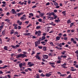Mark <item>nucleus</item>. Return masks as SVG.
Instances as JSON below:
<instances>
[{
    "label": "nucleus",
    "instance_id": "obj_54",
    "mask_svg": "<svg viewBox=\"0 0 78 78\" xmlns=\"http://www.w3.org/2000/svg\"><path fill=\"white\" fill-rule=\"evenodd\" d=\"M38 33V31H37L35 32V35H37V34Z\"/></svg>",
    "mask_w": 78,
    "mask_h": 78
},
{
    "label": "nucleus",
    "instance_id": "obj_22",
    "mask_svg": "<svg viewBox=\"0 0 78 78\" xmlns=\"http://www.w3.org/2000/svg\"><path fill=\"white\" fill-rule=\"evenodd\" d=\"M51 15H52L53 16H56V15L53 12L51 13Z\"/></svg>",
    "mask_w": 78,
    "mask_h": 78
},
{
    "label": "nucleus",
    "instance_id": "obj_47",
    "mask_svg": "<svg viewBox=\"0 0 78 78\" xmlns=\"http://www.w3.org/2000/svg\"><path fill=\"white\" fill-rule=\"evenodd\" d=\"M25 23H27V24H28V23H29V21H26L25 22Z\"/></svg>",
    "mask_w": 78,
    "mask_h": 78
},
{
    "label": "nucleus",
    "instance_id": "obj_21",
    "mask_svg": "<svg viewBox=\"0 0 78 78\" xmlns=\"http://www.w3.org/2000/svg\"><path fill=\"white\" fill-rule=\"evenodd\" d=\"M21 56H22V54H20L17 56V58H20V57H21Z\"/></svg>",
    "mask_w": 78,
    "mask_h": 78
},
{
    "label": "nucleus",
    "instance_id": "obj_48",
    "mask_svg": "<svg viewBox=\"0 0 78 78\" xmlns=\"http://www.w3.org/2000/svg\"><path fill=\"white\" fill-rule=\"evenodd\" d=\"M16 47V48H17V47H20V45H18V44H17L16 45V46H15Z\"/></svg>",
    "mask_w": 78,
    "mask_h": 78
},
{
    "label": "nucleus",
    "instance_id": "obj_46",
    "mask_svg": "<svg viewBox=\"0 0 78 78\" xmlns=\"http://www.w3.org/2000/svg\"><path fill=\"white\" fill-rule=\"evenodd\" d=\"M66 63H64L63 65H62V66H66Z\"/></svg>",
    "mask_w": 78,
    "mask_h": 78
},
{
    "label": "nucleus",
    "instance_id": "obj_2",
    "mask_svg": "<svg viewBox=\"0 0 78 78\" xmlns=\"http://www.w3.org/2000/svg\"><path fill=\"white\" fill-rule=\"evenodd\" d=\"M43 57L44 59H48V56L47 55H44L43 56Z\"/></svg>",
    "mask_w": 78,
    "mask_h": 78
},
{
    "label": "nucleus",
    "instance_id": "obj_27",
    "mask_svg": "<svg viewBox=\"0 0 78 78\" xmlns=\"http://www.w3.org/2000/svg\"><path fill=\"white\" fill-rule=\"evenodd\" d=\"M61 61H60V60H58L57 62V63L58 64H60V63H61Z\"/></svg>",
    "mask_w": 78,
    "mask_h": 78
},
{
    "label": "nucleus",
    "instance_id": "obj_62",
    "mask_svg": "<svg viewBox=\"0 0 78 78\" xmlns=\"http://www.w3.org/2000/svg\"><path fill=\"white\" fill-rule=\"evenodd\" d=\"M21 28V27H20V26H18V30H20Z\"/></svg>",
    "mask_w": 78,
    "mask_h": 78
},
{
    "label": "nucleus",
    "instance_id": "obj_18",
    "mask_svg": "<svg viewBox=\"0 0 78 78\" xmlns=\"http://www.w3.org/2000/svg\"><path fill=\"white\" fill-rule=\"evenodd\" d=\"M41 27L40 26H37L36 27V29H37V30H39V28H41Z\"/></svg>",
    "mask_w": 78,
    "mask_h": 78
},
{
    "label": "nucleus",
    "instance_id": "obj_28",
    "mask_svg": "<svg viewBox=\"0 0 78 78\" xmlns=\"http://www.w3.org/2000/svg\"><path fill=\"white\" fill-rule=\"evenodd\" d=\"M40 76H42L43 77H44V76H45V75H44L43 73H42L41 74Z\"/></svg>",
    "mask_w": 78,
    "mask_h": 78
},
{
    "label": "nucleus",
    "instance_id": "obj_37",
    "mask_svg": "<svg viewBox=\"0 0 78 78\" xmlns=\"http://www.w3.org/2000/svg\"><path fill=\"white\" fill-rule=\"evenodd\" d=\"M18 51H19V53L21 52V49H18Z\"/></svg>",
    "mask_w": 78,
    "mask_h": 78
},
{
    "label": "nucleus",
    "instance_id": "obj_33",
    "mask_svg": "<svg viewBox=\"0 0 78 78\" xmlns=\"http://www.w3.org/2000/svg\"><path fill=\"white\" fill-rule=\"evenodd\" d=\"M73 23H71L70 25V27L71 28L72 27V26H73Z\"/></svg>",
    "mask_w": 78,
    "mask_h": 78
},
{
    "label": "nucleus",
    "instance_id": "obj_13",
    "mask_svg": "<svg viewBox=\"0 0 78 78\" xmlns=\"http://www.w3.org/2000/svg\"><path fill=\"white\" fill-rule=\"evenodd\" d=\"M46 48H47V47H45V46H44V47H43V50L44 51H45V50H46Z\"/></svg>",
    "mask_w": 78,
    "mask_h": 78
},
{
    "label": "nucleus",
    "instance_id": "obj_14",
    "mask_svg": "<svg viewBox=\"0 0 78 78\" xmlns=\"http://www.w3.org/2000/svg\"><path fill=\"white\" fill-rule=\"evenodd\" d=\"M41 43L43 45H45V44H46V43L44 41H42L41 42Z\"/></svg>",
    "mask_w": 78,
    "mask_h": 78
},
{
    "label": "nucleus",
    "instance_id": "obj_44",
    "mask_svg": "<svg viewBox=\"0 0 78 78\" xmlns=\"http://www.w3.org/2000/svg\"><path fill=\"white\" fill-rule=\"evenodd\" d=\"M67 78H72L71 77V75H69Z\"/></svg>",
    "mask_w": 78,
    "mask_h": 78
},
{
    "label": "nucleus",
    "instance_id": "obj_53",
    "mask_svg": "<svg viewBox=\"0 0 78 78\" xmlns=\"http://www.w3.org/2000/svg\"><path fill=\"white\" fill-rule=\"evenodd\" d=\"M23 54H24V55H26L27 53V52L26 51L23 52Z\"/></svg>",
    "mask_w": 78,
    "mask_h": 78
},
{
    "label": "nucleus",
    "instance_id": "obj_64",
    "mask_svg": "<svg viewBox=\"0 0 78 78\" xmlns=\"http://www.w3.org/2000/svg\"><path fill=\"white\" fill-rule=\"evenodd\" d=\"M50 20H53V17H51Z\"/></svg>",
    "mask_w": 78,
    "mask_h": 78
},
{
    "label": "nucleus",
    "instance_id": "obj_3",
    "mask_svg": "<svg viewBox=\"0 0 78 78\" xmlns=\"http://www.w3.org/2000/svg\"><path fill=\"white\" fill-rule=\"evenodd\" d=\"M28 65H29V67H31V66H34V64L32 63L31 64V62H28Z\"/></svg>",
    "mask_w": 78,
    "mask_h": 78
},
{
    "label": "nucleus",
    "instance_id": "obj_5",
    "mask_svg": "<svg viewBox=\"0 0 78 78\" xmlns=\"http://www.w3.org/2000/svg\"><path fill=\"white\" fill-rule=\"evenodd\" d=\"M7 67H8V66L5 65L3 67H0V69H5V68H6Z\"/></svg>",
    "mask_w": 78,
    "mask_h": 78
},
{
    "label": "nucleus",
    "instance_id": "obj_23",
    "mask_svg": "<svg viewBox=\"0 0 78 78\" xmlns=\"http://www.w3.org/2000/svg\"><path fill=\"white\" fill-rule=\"evenodd\" d=\"M29 16H30L31 17H33V14L32 13H30L29 14Z\"/></svg>",
    "mask_w": 78,
    "mask_h": 78
},
{
    "label": "nucleus",
    "instance_id": "obj_12",
    "mask_svg": "<svg viewBox=\"0 0 78 78\" xmlns=\"http://www.w3.org/2000/svg\"><path fill=\"white\" fill-rule=\"evenodd\" d=\"M37 36H41V31L39 30L38 31V34Z\"/></svg>",
    "mask_w": 78,
    "mask_h": 78
},
{
    "label": "nucleus",
    "instance_id": "obj_10",
    "mask_svg": "<svg viewBox=\"0 0 78 78\" xmlns=\"http://www.w3.org/2000/svg\"><path fill=\"white\" fill-rule=\"evenodd\" d=\"M21 57L22 58H25V57H27V56L25 54H21Z\"/></svg>",
    "mask_w": 78,
    "mask_h": 78
},
{
    "label": "nucleus",
    "instance_id": "obj_41",
    "mask_svg": "<svg viewBox=\"0 0 78 78\" xmlns=\"http://www.w3.org/2000/svg\"><path fill=\"white\" fill-rule=\"evenodd\" d=\"M38 20L40 22H42V19H39Z\"/></svg>",
    "mask_w": 78,
    "mask_h": 78
},
{
    "label": "nucleus",
    "instance_id": "obj_52",
    "mask_svg": "<svg viewBox=\"0 0 78 78\" xmlns=\"http://www.w3.org/2000/svg\"><path fill=\"white\" fill-rule=\"evenodd\" d=\"M38 48L40 49H42V46H38Z\"/></svg>",
    "mask_w": 78,
    "mask_h": 78
},
{
    "label": "nucleus",
    "instance_id": "obj_51",
    "mask_svg": "<svg viewBox=\"0 0 78 78\" xmlns=\"http://www.w3.org/2000/svg\"><path fill=\"white\" fill-rule=\"evenodd\" d=\"M2 3H3V4H5V5H6V4H5L6 3V2L4 1H3L2 2Z\"/></svg>",
    "mask_w": 78,
    "mask_h": 78
},
{
    "label": "nucleus",
    "instance_id": "obj_26",
    "mask_svg": "<svg viewBox=\"0 0 78 78\" xmlns=\"http://www.w3.org/2000/svg\"><path fill=\"white\" fill-rule=\"evenodd\" d=\"M54 4L55 6H58V4L56 2H55Z\"/></svg>",
    "mask_w": 78,
    "mask_h": 78
},
{
    "label": "nucleus",
    "instance_id": "obj_17",
    "mask_svg": "<svg viewBox=\"0 0 78 78\" xmlns=\"http://www.w3.org/2000/svg\"><path fill=\"white\" fill-rule=\"evenodd\" d=\"M2 35H5V30H3L2 32Z\"/></svg>",
    "mask_w": 78,
    "mask_h": 78
},
{
    "label": "nucleus",
    "instance_id": "obj_19",
    "mask_svg": "<svg viewBox=\"0 0 78 78\" xmlns=\"http://www.w3.org/2000/svg\"><path fill=\"white\" fill-rule=\"evenodd\" d=\"M8 47L6 46H5L4 47V50H8V49L7 48Z\"/></svg>",
    "mask_w": 78,
    "mask_h": 78
},
{
    "label": "nucleus",
    "instance_id": "obj_61",
    "mask_svg": "<svg viewBox=\"0 0 78 78\" xmlns=\"http://www.w3.org/2000/svg\"><path fill=\"white\" fill-rule=\"evenodd\" d=\"M50 5V3H49V2H48L46 4V5Z\"/></svg>",
    "mask_w": 78,
    "mask_h": 78
},
{
    "label": "nucleus",
    "instance_id": "obj_58",
    "mask_svg": "<svg viewBox=\"0 0 78 78\" xmlns=\"http://www.w3.org/2000/svg\"><path fill=\"white\" fill-rule=\"evenodd\" d=\"M46 31L47 32H48V31H49V29H46Z\"/></svg>",
    "mask_w": 78,
    "mask_h": 78
},
{
    "label": "nucleus",
    "instance_id": "obj_59",
    "mask_svg": "<svg viewBox=\"0 0 78 78\" xmlns=\"http://www.w3.org/2000/svg\"><path fill=\"white\" fill-rule=\"evenodd\" d=\"M7 73H11V71H7L6 72Z\"/></svg>",
    "mask_w": 78,
    "mask_h": 78
},
{
    "label": "nucleus",
    "instance_id": "obj_11",
    "mask_svg": "<svg viewBox=\"0 0 78 78\" xmlns=\"http://www.w3.org/2000/svg\"><path fill=\"white\" fill-rule=\"evenodd\" d=\"M44 14H45L44 13H41L40 14L39 16L40 17H43V16H44Z\"/></svg>",
    "mask_w": 78,
    "mask_h": 78
},
{
    "label": "nucleus",
    "instance_id": "obj_34",
    "mask_svg": "<svg viewBox=\"0 0 78 78\" xmlns=\"http://www.w3.org/2000/svg\"><path fill=\"white\" fill-rule=\"evenodd\" d=\"M27 1H24V3H24V5H27Z\"/></svg>",
    "mask_w": 78,
    "mask_h": 78
},
{
    "label": "nucleus",
    "instance_id": "obj_31",
    "mask_svg": "<svg viewBox=\"0 0 78 78\" xmlns=\"http://www.w3.org/2000/svg\"><path fill=\"white\" fill-rule=\"evenodd\" d=\"M58 60H62V59H61V58L60 57V56H58Z\"/></svg>",
    "mask_w": 78,
    "mask_h": 78
},
{
    "label": "nucleus",
    "instance_id": "obj_6",
    "mask_svg": "<svg viewBox=\"0 0 78 78\" xmlns=\"http://www.w3.org/2000/svg\"><path fill=\"white\" fill-rule=\"evenodd\" d=\"M51 75V74L47 73L46 74V76H48V77H49Z\"/></svg>",
    "mask_w": 78,
    "mask_h": 78
},
{
    "label": "nucleus",
    "instance_id": "obj_56",
    "mask_svg": "<svg viewBox=\"0 0 78 78\" xmlns=\"http://www.w3.org/2000/svg\"><path fill=\"white\" fill-rule=\"evenodd\" d=\"M75 53L76 54H78V50L75 52Z\"/></svg>",
    "mask_w": 78,
    "mask_h": 78
},
{
    "label": "nucleus",
    "instance_id": "obj_63",
    "mask_svg": "<svg viewBox=\"0 0 78 78\" xmlns=\"http://www.w3.org/2000/svg\"><path fill=\"white\" fill-rule=\"evenodd\" d=\"M40 78L39 77V75H37V76H36V78Z\"/></svg>",
    "mask_w": 78,
    "mask_h": 78
},
{
    "label": "nucleus",
    "instance_id": "obj_60",
    "mask_svg": "<svg viewBox=\"0 0 78 78\" xmlns=\"http://www.w3.org/2000/svg\"><path fill=\"white\" fill-rule=\"evenodd\" d=\"M60 6H56L55 7V8H59Z\"/></svg>",
    "mask_w": 78,
    "mask_h": 78
},
{
    "label": "nucleus",
    "instance_id": "obj_4",
    "mask_svg": "<svg viewBox=\"0 0 78 78\" xmlns=\"http://www.w3.org/2000/svg\"><path fill=\"white\" fill-rule=\"evenodd\" d=\"M35 57H36L37 59H39V60H41V59L40 57H39V55H36L35 56Z\"/></svg>",
    "mask_w": 78,
    "mask_h": 78
},
{
    "label": "nucleus",
    "instance_id": "obj_43",
    "mask_svg": "<svg viewBox=\"0 0 78 78\" xmlns=\"http://www.w3.org/2000/svg\"><path fill=\"white\" fill-rule=\"evenodd\" d=\"M21 73H23V74H26V73L25 72H21Z\"/></svg>",
    "mask_w": 78,
    "mask_h": 78
},
{
    "label": "nucleus",
    "instance_id": "obj_55",
    "mask_svg": "<svg viewBox=\"0 0 78 78\" xmlns=\"http://www.w3.org/2000/svg\"><path fill=\"white\" fill-rule=\"evenodd\" d=\"M38 72H39V73H41V72H42V70H39Z\"/></svg>",
    "mask_w": 78,
    "mask_h": 78
},
{
    "label": "nucleus",
    "instance_id": "obj_42",
    "mask_svg": "<svg viewBox=\"0 0 78 78\" xmlns=\"http://www.w3.org/2000/svg\"><path fill=\"white\" fill-rule=\"evenodd\" d=\"M0 28L1 29H3V25H2L0 26Z\"/></svg>",
    "mask_w": 78,
    "mask_h": 78
},
{
    "label": "nucleus",
    "instance_id": "obj_38",
    "mask_svg": "<svg viewBox=\"0 0 78 78\" xmlns=\"http://www.w3.org/2000/svg\"><path fill=\"white\" fill-rule=\"evenodd\" d=\"M37 6V5H34L33 6H32V8H33V9L34 8H36Z\"/></svg>",
    "mask_w": 78,
    "mask_h": 78
},
{
    "label": "nucleus",
    "instance_id": "obj_32",
    "mask_svg": "<svg viewBox=\"0 0 78 78\" xmlns=\"http://www.w3.org/2000/svg\"><path fill=\"white\" fill-rule=\"evenodd\" d=\"M34 54H35V52L34 51H32L31 55H34Z\"/></svg>",
    "mask_w": 78,
    "mask_h": 78
},
{
    "label": "nucleus",
    "instance_id": "obj_7",
    "mask_svg": "<svg viewBox=\"0 0 78 78\" xmlns=\"http://www.w3.org/2000/svg\"><path fill=\"white\" fill-rule=\"evenodd\" d=\"M57 73H58V74H60V76H65V75H66V74H61V73H60V72H58Z\"/></svg>",
    "mask_w": 78,
    "mask_h": 78
},
{
    "label": "nucleus",
    "instance_id": "obj_39",
    "mask_svg": "<svg viewBox=\"0 0 78 78\" xmlns=\"http://www.w3.org/2000/svg\"><path fill=\"white\" fill-rule=\"evenodd\" d=\"M27 70H28L29 71H32V70L30 68H27Z\"/></svg>",
    "mask_w": 78,
    "mask_h": 78
},
{
    "label": "nucleus",
    "instance_id": "obj_36",
    "mask_svg": "<svg viewBox=\"0 0 78 78\" xmlns=\"http://www.w3.org/2000/svg\"><path fill=\"white\" fill-rule=\"evenodd\" d=\"M61 43H60L59 44V45L58 46H59L60 47H62V45H61Z\"/></svg>",
    "mask_w": 78,
    "mask_h": 78
},
{
    "label": "nucleus",
    "instance_id": "obj_15",
    "mask_svg": "<svg viewBox=\"0 0 78 78\" xmlns=\"http://www.w3.org/2000/svg\"><path fill=\"white\" fill-rule=\"evenodd\" d=\"M22 14H23V13H18L17 14V15L18 16H21Z\"/></svg>",
    "mask_w": 78,
    "mask_h": 78
},
{
    "label": "nucleus",
    "instance_id": "obj_45",
    "mask_svg": "<svg viewBox=\"0 0 78 78\" xmlns=\"http://www.w3.org/2000/svg\"><path fill=\"white\" fill-rule=\"evenodd\" d=\"M20 19H21V20H23V19H24V18L23 17H21Z\"/></svg>",
    "mask_w": 78,
    "mask_h": 78
},
{
    "label": "nucleus",
    "instance_id": "obj_8",
    "mask_svg": "<svg viewBox=\"0 0 78 78\" xmlns=\"http://www.w3.org/2000/svg\"><path fill=\"white\" fill-rule=\"evenodd\" d=\"M60 39V37H57L56 38L55 41H59Z\"/></svg>",
    "mask_w": 78,
    "mask_h": 78
},
{
    "label": "nucleus",
    "instance_id": "obj_40",
    "mask_svg": "<svg viewBox=\"0 0 78 78\" xmlns=\"http://www.w3.org/2000/svg\"><path fill=\"white\" fill-rule=\"evenodd\" d=\"M0 44H2V39L1 38H0Z\"/></svg>",
    "mask_w": 78,
    "mask_h": 78
},
{
    "label": "nucleus",
    "instance_id": "obj_25",
    "mask_svg": "<svg viewBox=\"0 0 78 78\" xmlns=\"http://www.w3.org/2000/svg\"><path fill=\"white\" fill-rule=\"evenodd\" d=\"M42 40L44 41L45 39V37L43 36L42 37Z\"/></svg>",
    "mask_w": 78,
    "mask_h": 78
},
{
    "label": "nucleus",
    "instance_id": "obj_16",
    "mask_svg": "<svg viewBox=\"0 0 78 78\" xmlns=\"http://www.w3.org/2000/svg\"><path fill=\"white\" fill-rule=\"evenodd\" d=\"M55 22H56L57 23H58L59 22H60V20H55Z\"/></svg>",
    "mask_w": 78,
    "mask_h": 78
},
{
    "label": "nucleus",
    "instance_id": "obj_1",
    "mask_svg": "<svg viewBox=\"0 0 78 78\" xmlns=\"http://www.w3.org/2000/svg\"><path fill=\"white\" fill-rule=\"evenodd\" d=\"M35 47H37L38 45H39L40 44V41H36L35 42Z\"/></svg>",
    "mask_w": 78,
    "mask_h": 78
},
{
    "label": "nucleus",
    "instance_id": "obj_57",
    "mask_svg": "<svg viewBox=\"0 0 78 78\" xmlns=\"http://www.w3.org/2000/svg\"><path fill=\"white\" fill-rule=\"evenodd\" d=\"M3 73L2 72V71H0V74H3Z\"/></svg>",
    "mask_w": 78,
    "mask_h": 78
},
{
    "label": "nucleus",
    "instance_id": "obj_29",
    "mask_svg": "<svg viewBox=\"0 0 78 78\" xmlns=\"http://www.w3.org/2000/svg\"><path fill=\"white\" fill-rule=\"evenodd\" d=\"M62 14H64V15H66V11L62 12Z\"/></svg>",
    "mask_w": 78,
    "mask_h": 78
},
{
    "label": "nucleus",
    "instance_id": "obj_9",
    "mask_svg": "<svg viewBox=\"0 0 78 78\" xmlns=\"http://www.w3.org/2000/svg\"><path fill=\"white\" fill-rule=\"evenodd\" d=\"M22 64V63H21L19 64V66L20 69H22V66H23V65Z\"/></svg>",
    "mask_w": 78,
    "mask_h": 78
},
{
    "label": "nucleus",
    "instance_id": "obj_35",
    "mask_svg": "<svg viewBox=\"0 0 78 78\" xmlns=\"http://www.w3.org/2000/svg\"><path fill=\"white\" fill-rule=\"evenodd\" d=\"M50 44L52 46H54V45H53V42H51L50 43Z\"/></svg>",
    "mask_w": 78,
    "mask_h": 78
},
{
    "label": "nucleus",
    "instance_id": "obj_30",
    "mask_svg": "<svg viewBox=\"0 0 78 78\" xmlns=\"http://www.w3.org/2000/svg\"><path fill=\"white\" fill-rule=\"evenodd\" d=\"M43 41V40H42V38H40L39 40L38 41L40 42L41 41Z\"/></svg>",
    "mask_w": 78,
    "mask_h": 78
},
{
    "label": "nucleus",
    "instance_id": "obj_49",
    "mask_svg": "<svg viewBox=\"0 0 78 78\" xmlns=\"http://www.w3.org/2000/svg\"><path fill=\"white\" fill-rule=\"evenodd\" d=\"M73 43L74 44H76V42L75 41H73Z\"/></svg>",
    "mask_w": 78,
    "mask_h": 78
},
{
    "label": "nucleus",
    "instance_id": "obj_24",
    "mask_svg": "<svg viewBox=\"0 0 78 78\" xmlns=\"http://www.w3.org/2000/svg\"><path fill=\"white\" fill-rule=\"evenodd\" d=\"M5 21H7V22H10V20L8 19H5Z\"/></svg>",
    "mask_w": 78,
    "mask_h": 78
},
{
    "label": "nucleus",
    "instance_id": "obj_20",
    "mask_svg": "<svg viewBox=\"0 0 78 78\" xmlns=\"http://www.w3.org/2000/svg\"><path fill=\"white\" fill-rule=\"evenodd\" d=\"M65 53H66V51H64L63 52H61L62 55H64V54H65Z\"/></svg>",
    "mask_w": 78,
    "mask_h": 78
},
{
    "label": "nucleus",
    "instance_id": "obj_50",
    "mask_svg": "<svg viewBox=\"0 0 78 78\" xmlns=\"http://www.w3.org/2000/svg\"><path fill=\"white\" fill-rule=\"evenodd\" d=\"M46 19V18L44 16L43 17V20H44H44H45Z\"/></svg>",
    "mask_w": 78,
    "mask_h": 78
}]
</instances>
